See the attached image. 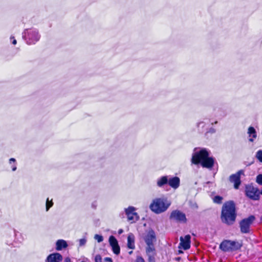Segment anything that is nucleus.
I'll return each instance as SVG.
<instances>
[{
    "mask_svg": "<svg viewBox=\"0 0 262 262\" xmlns=\"http://www.w3.org/2000/svg\"><path fill=\"white\" fill-rule=\"evenodd\" d=\"M237 217V210L235 202L232 200L225 202L221 209L220 219L222 222L228 226L233 225Z\"/></svg>",
    "mask_w": 262,
    "mask_h": 262,
    "instance_id": "1",
    "label": "nucleus"
},
{
    "mask_svg": "<svg viewBox=\"0 0 262 262\" xmlns=\"http://www.w3.org/2000/svg\"><path fill=\"white\" fill-rule=\"evenodd\" d=\"M170 205V203L166 198H156L154 199L149 206L150 210L159 214L165 211Z\"/></svg>",
    "mask_w": 262,
    "mask_h": 262,
    "instance_id": "2",
    "label": "nucleus"
},
{
    "mask_svg": "<svg viewBox=\"0 0 262 262\" xmlns=\"http://www.w3.org/2000/svg\"><path fill=\"white\" fill-rule=\"evenodd\" d=\"M243 245L242 241L224 239L221 243L219 248L224 252H234L241 250Z\"/></svg>",
    "mask_w": 262,
    "mask_h": 262,
    "instance_id": "3",
    "label": "nucleus"
},
{
    "mask_svg": "<svg viewBox=\"0 0 262 262\" xmlns=\"http://www.w3.org/2000/svg\"><path fill=\"white\" fill-rule=\"evenodd\" d=\"M156 240V236L155 231L152 229L149 230L145 238V242L147 245L146 252L149 258L155 254L156 250L154 242Z\"/></svg>",
    "mask_w": 262,
    "mask_h": 262,
    "instance_id": "4",
    "label": "nucleus"
},
{
    "mask_svg": "<svg viewBox=\"0 0 262 262\" xmlns=\"http://www.w3.org/2000/svg\"><path fill=\"white\" fill-rule=\"evenodd\" d=\"M255 220L253 215H251L247 218L242 219L239 223L240 231L242 233H249L250 226Z\"/></svg>",
    "mask_w": 262,
    "mask_h": 262,
    "instance_id": "5",
    "label": "nucleus"
},
{
    "mask_svg": "<svg viewBox=\"0 0 262 262\" xmlns=\"http://www.w3.org/2000/svg\"><path fill=\"white\" fill-rule=\"evenodd\" d=\"M245 194L247 197L252 200H259V191L257 187H255L252 184L246 186Z\"/></svg>",
    "mask_w": 262,
    "mask_h": 262,
    "instance_id": "6",
    "label": "nucleus"
},
{
    "mask_svg": "<svg viewBox=\"0 0 262 262\" xmlns=\"http://www.w3.org/2000/svg\"><path fill=\"white\" fill-rule=\"evenodd\" d=\"M208 153V151L205 148L202 149L200 151L195 152L191 158L192 163L195 165L201 164L204 159L207 157Z\"/></svg>",
    "mask_w": 262,
    "mask_h": 262,
    "instance_id": "7",
    "label": "nucleus"
},
{
    "mask_svg": "<svg viewBox=\"0 0 262 262\" xmlns=\"http://www.w3.org/2000/svg\"><path fill=\"white\" fill-rule=\"evenodd\" d=\"M169 219L181 223H185L187 222L185 213L178 210H173L170 213Z\"/></svg>",
    "mask_w": 262,
    "mask_h": 262,
    "instance_id": "8",
    "label": "nucleus"
},
{
    "mask_svg": "<svg viewBox=\"0 0 262 262\" xmlns=\"http://www.w3.org/2000/svg\"><path fill=\"white\" fill-rule=\"evenodd\" d=\"M242 174H244V171L243 170H240L236 173L231 174L229 177L230 182L234 183V187L236 189L239 188L241 184V175Z\"/></svg>",
    "mask_w": 262,
    "mask_h": 262,
    "instance_id": "9",
    "label": "nucleus"
},
{
    "mask_svg": "<svg viewBox=\"0 0 262 262\" xmlns=\"http://www.w3.org/2000/svg\"><path fill=\"white\" fill-rule=\"evenodd\" d=\"M109 243L112 248L114 253L118 255L120 252V248L116 237L113 235L110 236L109 237Z\"/></svg>",
    "mask_w": 262,
    "mask_h": 262,
    "instance_id": "10",
    "label": "nucleus"
},
{
    "mask_svg": "<svg viewBox=\"0 0 262 262\" xmlns=\"http://www.w3.org/2000/svg\"><path fill=\"white\" fill-rule=\"evenodd\" d=\"M180 239V243L179 246V248L182 247L184 250H186L190 248L191 236L190 235L188 234L185 235L184 238L181 236Z\"/></svg>",
    "mask_w": 262,
    "mask_h": 262,
    "instance_id": "11",
    "label": "nucleus"
},
{
    "mask_svg": "<svg viewBox=\"0 0 262 262\" xmlns=\"http://www.w3.org/2000/svg\"><path fill=\"white\" fill-rule=\"evenodd\" d=\"M209 156V154L208 152L207 157L202 161L201 165L204 168L211 169L214 166L215 160L214 158Z\"/></svg>",
    "mask_w": 262,
    "mask_h": 262,
    "instance_id": "12",
    "label": "nucleus"
},
{
    "mask_svg": "<svg viewBox=\"0 0 262 262\" xmlns=\"http://www.w3.org/2000/svg\"><path fill=\"white\" fill-rule=\"evenodd\" d=\"M125 213L128 221L134 222L135 218L136 220L138 218V214L135 212V208L134 207L129 206L126 209Z\"/></svg>",
    "mask_w": 262,
    "mask_h": 262,
    "instance_id": "13",
    "label": "nucleus"
},
{
    "mask_svg": "<svg viewBox=\"0 0 262 262\" xmlns=\"http://www.w3.org/2000/svg\"><path fill=\"white\" fill-rule=\"evenodd\" d=\"M62 257L60 253H55L50 254L47 258L48 262H59L61 261Z\"/></svg>",
    "mask_w": 262,
    "mask_h": 262,
    "instance_id": "14",
    "label": "nucleus"
},
{
    "mask_svg": "<svg viewBox=\"0 0 262 262\" xmlns=\"http://www.w3.org/2000/svg\"><path fill=\"white\" fill-rule=\"evenodd\" d=\"M180 180L177 177H172L168 180V184L172 188L176 189L180 186Z\"/></svg>",
    "mask_w": 262,
    "mask_h": 262,
    "instance_id": "15",
    "label": "nucleus"
},
{
    "mask_svg": "<svg viewBox=\"0 0 262 262\" xmlns=\"http://www.w3.org/2000/svg\"><path fill=\"white\" fill-rule=\"evenodd\" d=\"M68 246L67 243L63 239H58L56 243V249L57 251L61 250Z\"/></svg>",
    "mask_w": 262,
    "mask_h": 262,
    "instance_id": "16",
    "label": "nucleus"
},
{
    "mask_svg": "<svg viewBox=\"0 0 262 262\" xmlns=\"http://www.w3.org/2000/svg\"><path fill=\"white\" fill-rule=\"evenodd\" d=\"M248 134H249V136L250 137L252 136V138H250L249 139V141L250 142H253L254 141V139L257 137V134L255 128L253 126H250L248 128Z\"/></svg>",
    "mask_w": 262,
    "mask_h": 262,
    "instance_id": "17",
    "label": "nucleus"
},
{
    "mask_svg": "<svg viewBox=\"0 0 262 262\" xmlns=\"http://www.w3.org/2000/svg\"><path fill=\"white\" fill-rule=\"evenodd\" d=\"M127 247L130 249H134L135 248L134 237L133 234L129 235L127 237Z\"/></svg>",
    "mask_w": 262,
    "mask_h": 262,
    "instance_id": "18",
    "label": "nucleus"
},
{
    "mask_svg": "<svg viewBox=\"0 0 262 262\" xmlns=\"http://www.w3.org/2000/svg\"><path fill=\"white\" fill-rule=\"evenodd\" d=\"M168 183V179L167 176H163L160 178L157 181V185L161 187Z\"/></svg>",
    "mask_w": 262,
    "mask_h": 262,
    "instance_id": "19",
    "label": "nucleus"
},
{
    "mask_svg": "<svg viewBox=\"0 0 262 262\" xmlns=\"http://www.w3.org/2000/svg\"><path fill=\"white\" fill-rule=\"evenodd\" d=\"M223 197L220 195H216L214 197L213 201V202L217 204H221L222 203L223 201Z\"/></svg>",
    "mask_w": 262,
    "mask_h": 262,
    "instance_id": "20",
    "label": "nucleus"
},
{
    "mask_svg": "<svg viewBox=\"0 0 262 262\" xmlns=\"http://www.w3.org/2000/svg\"><path fill=\"white\" fill-rule=\"evenodd\" d=\"M53 205V203L52 202V200H51L50 201H49V198H48L47 199V202H46V210L47 211H48L49 209L51 207H52V206Z\"/></svg>",
    "mask_w": 262,
    "mask_h": 262,
    "instance_id": "21",
    "label": "nucleus"
},
{
    "mask_svg": "<svg viewBox=\"0 0 262 262\" xmlns=\"http://www.w3.org/2000/svg\"><path fill=\"white\" fill-rule=\"evenodd\" d=\"M256 182L258 184L262 185V174H259L257 176Z\"/></svg>",
    "mask_w": 262,
    "mask_h": 262,
    "instance_id": "22",
    "label": "nucleus"
},
{
    "mask_svg": "<svg viewBox=\"0 0 262 262\" xmlns=\"http://www.w3.org/2000/svg\"><path fill=\"white\" fill-rule=\"evenodd\" d=\"M256 157L262 163V150H258L256 153Z\"/></svg>",
    "mask_w": 262,
    "mask_h": 262,
    "instance_id": "23",
    "label": "nucleus"
},
{
    "mask_svg": "<svg viewBox=\"0 0 262 262\" xmlns=\"http://www.w3.org/2000/svg\"><path fill=\"white\" fill-rule=\"evenodd\" d=\"M95 239L97 241L98 243H100L103 241V236L101 235L96 234L94 237Z\"/></svg>",
    "mask_w": 262,
    "mask_h": 262,
    "instance_id": "24",
    "label": "nucleus"
},
{
    "mask_svg": "<svg viewBox=\"0 0 262 262\" xmlns=\"http://www.w3.org/2000/svg\"><path fill=\"white\" fill-rule=\"evenodd\" d=\"M95 262H102V257L100 254H97L95 257Z\"/></svg>",
    "mask_w": 262,
    "mask_h": 262,
    "instance_id": "25",
    "label": "nucleus"
},
{
    "mask_svg": "<svg viewBox=\"0 0 262 262\" xmlns=\"http://www.w3.org/2000/svg\"><path fill=\"white\" fill-rule=\"evenodd\" d=\"M135 262H145V260L142 256H138Z\"/></svg>",
    "mask_w": 262,
    "mask_h": 262,
    "instance_id": "26",
    "label": "nucleus"
},
{
    "mask_svg": "<svg viewBox=\"0 0 262 262\" xmlns=\"http://www.w3.org/2000/svg\"><path fill=\"white\" fill-rule=\"evenodd\" d=\"M86 243V239L84 238H81L79 239V245L80 246H83Z\"/></svg>",
    "mask_w": 262,
    "mask_h": 262,
    "instance_id": "27",
    "label": "nucleus"
},
{
    "mask_svg": "<svg viewBox=\"0 0 262 262\" xmlns=\"http://www.w3.org/2000/svg\"><path fill=\"white\" fill-rule=\"evenodd\" d=\"M104 260L105 262H113L112 258L110 257H105Z\"/></svg>",
    "mask_w": 262,
    "mask_h": 262,
    "instance_id": "28",
    "label": "nucleus"
},
{
    "mask_svg": "<svg viewBox=\"0 0 262 262\" xmlns=\"http://www.w3.org/2000/svg\"><path fill=\"white\" fill-rule=\"evenodd\" d=\"M9 161H10V163H11V162H15V159L14 158H11L9 160Z\"/></svg>",
    "mask_w": 262,
    "mask_h": 262,
    "instance_id": "29",
    "label": "nucleus"
},
{
    "mask_svg": "<svg viewBox=\"0 0 262 262\" xmlns=\"http://www.w3.org/2000/svg\"><path fill=\"white\" fill-rule=\"evenodd\" d=\"M64 262H71V260H70V259L69 258H67L65 259Z\"/></svg>",
    "mask_w": 262,
    "mask_h": 262,
    "instance_id": "30",
    "label": "nucleus"
},
{
    "mask_svg": "<svg viewBox=\"0 0 262 262\" xmlns=\"http://www.w3.org/2000/svg\"><path fill=\"white\" fill-rule=\"evenodd\" d=\"M12 43L13 45H16V40L15 39H14L13 42H12Z\"/></svg>",
    "mask_w": 262,
    "mask_h": 262,
    "instance_id": "31",
    "label": "nucleus"
},
{
    "mask_svg": "<svg viewBox=\"0 0 262 262\" xmlns=\"http://www.w3.org/2000/svg\"><path fill=\"white\" fill-rule=\"evenodd\" d=\"M175 259H176V260L179 261V260H180L181 257H176Z\"/></svg>",
    "mask_w": 262,
    "mask_h": 262,
    "instance_id": "32",
    "label": "nucleus"
},
{
    "mask_svg": "<svg viewBox=\"0 0 262 262\" xmlns=\"http://www.w3.org/2000/svg\"><path fill=\"white\" fill-rule=\"evenodd\" d=\"M16 169V167L15 166L13 167H12V170L15 171Z\"/></svg>",
    "mask_w": 262,
    "mask_h": 262,
    "instance_id": "33",
    "label": "nucleus"
},
{
    "mask_svg": "<svg viewBox=\"0 0 262 262\" xmlns=\"http://www.w3.org/2000/svg\"><path fill=\"white\" fill-rule=\"evenodd\" d=\"M183 253V251H182V250H179V251H178V253H179V254Z\"/></svg>",
    "mask_w": 262,
    "mask_h": 262,
    "instance_id": "34",
    "label": "nucleus"
},
{
    "mask_svg": "<svg viewBox=\"0 0 262 262\" xmlns=\"http://www.w3.org/2000/svg\"><path fill=\"white\" fill-rule=\"evenodd\" d=\"M122 232V229H120L119 231V233H121Z\"/></svg>",
    "mask_w": 262,
    "mask_h": 262,
    "instance_id": "35",
    "label": "nucleus"
},
{
    "mask_svg": "<svg viewBox=\"0 0 262 262\" xmlns=\"http://www.w3.org/2000/svg\"><path fill=\"white\" fill-rule=\"evenodd\" d=\"M260 192V194H261L262 195V189H261V190L259 191Z\"/></svg>",
    "mask_w": 262,
    "mask_h": 262,
    "instance_id": "36",
    "label": "nucleus"
},
{
    "mask_svg": "<svg viewBox=\"0 0 262 262\" xmlns=\"http://www.w3.org/2000/svg\"><path fill=\"white\" fill-rule=\"evenodd\" d=\"M260 220L261 222H262V215L260 216Z\"/></svg>",
    "mask_w": 262,
    "mask_h": 262,
    "instance_id": "37",
    "label": "nucleus"
},
{
    "mask_svg": "<svg viewBox=\"0 0 262 262\" xmlns=\"http://www.w3.org/2000/svg\"><path fill=\"white\" fill-rule=\"evenodd\" d=\"M132 252H133V251H131L129 252V254H131L132 253Z\"/></svg>",
    "mask_w": 262,
    "mask_h": 262,
    "instance_id": "38",
    "label": "nucleus"
},
{
    "mask_svg": "<svg viewBox=\"0 0 262 262\" xmlns=\"http://www.w3.org/2000/svg\"><path fill=\"white\" fill-rule=\"evenodd\" d=\"M81 262H85V261H81Z\"/></svg>",
    "mask_w": 262,
    "mask_h": 262,
    "instance_id": "39",
    "label": "nucleus"
}]
</instances>
